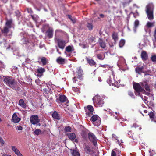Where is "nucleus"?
Instances as JSON below:
<instances>
[{
	"label": "nucleus",
	"instance_id": "32",
	"mask_svg": "<svg viewBox=\"0 0 156 156\" xmlns=\"http://www.w3.org/2000/svg\"><path fill=\"white\" fill-rule=\"evenodd\" d=\"M41 61L43 65H45L48 62V61L44 57H43L41 58Z\"/></svg>",
	"mask_w": 156,
	"mask_h": 156
},
{
	"label": "nucleus",
	"instance_id": "61",
	"mask_svg": "<svg viewBox=\"0 0 156 156\" xmlns=\"http://www.w3.org/2000/svg\"><path fill=\"white\" fill-rule=\"evenodd\" d=\"M113 84V83H111V84H112H112Z\"/></svg>",
	"mask_w": 156,
	"mask_h": 156
},
{
	"label": "nucleus",
	"instance_id": "31",
	"mask_svg": "<svg viewBox=\"0 0 156 156\" xmlns=\"http://www.w3.org/2000/svg\"><path fill=\"white\" fill-rule=\"evenodd\" d=\"M99 44L100 46L103 48H104L106 47V44L105 43L102 41H101L99 42Z\"/></svg>",
	"mask_w": 156,
	"mask_h": 156
},
{
	"label": "nucleus",
	"instance_id": "63",
	"mask_svg": "<svg viewBox=\"0 0 156 156\" xmlns=\"http://www.w3.org/2000/svg\"><path fill=\"white\" fill-rule=\"evenodd\" d=\"M116 149H115L114 150H116Z\"/></svg>",
	"mask_w": 156,
	"mask_h": 156
},
{
	"label": "nucleus",
	"instance_id": "18",
	"mask_svg": "<svg viewBox=\"0 0 156 156\" xmlns=\"http://www.w3.org/2000/svg\"><path fill=\"white\" fill-rule=\"evenodd\" d=\"M49 38H51L53 35V30L52 29H49L46 32Z\"/></svg>",
	"mask_w": 156,
	"mask_h": 156
},
{
	"label": "nucleus",
	"instance_id": "62",
	"mask_svg": "<svg viewBox=\"0 0 156 156\" xmlns=\"http://www.w3.org/2000/svg\"><path fill=\"white\" fill-rule=\"evenodd\" d=\"M131 0H129V2H130L131 1Z\"/></svg>",
	"mask_w": 156,
	"mask_h": 156
},
{
	"label": "nucleus",
	"instance_id": "28",
	"mask_svg": "<svg viewBox=\"0 0 156 156\" xmlns=\"http://www.w3.org/2000/svg\"><path fill=\"white\" fill-rule=\"evenodd\" d=\"M72 154L73 156H80L79 152L76 150H73L72 152Z\"/></svg>",
	"mask_w": 156,
	"mask_h": 156
},
{
	"label": "nucleus",
	"instance_id": "22",
	"mask_svg": "<svg viewBox=\"0 0 156 156\" xmlns=\"http://www.w3.org/2000/svg\"><path fill=\"white\" fill-rule=\"evenodd\" d=\"M56 60L57 62L58 63L60 64H64L65 62V59L64 58H62L61 57H59Z\"/></svg>",
	"mask_w": 156,
	"mask_h": 156
},
{
	"label": "nucleus",
	"instance_id": "15",
	"mask_svg": "<svg viewBox=\"0 0 156 156\" xmlns=\"http://www.w3.org/2000/svg\"><path fill=\"white\" fill-rule=\"evenodd\" d=\"M141 56L143 60H146L148 58V55L146 52L144 51H142L141 54Z\"/></svg>",
	"mask_w": 156,
	"mask_h": 156
},
{
	"label": "nucleus",
	"instance_id": "44",
	"mask_svg": "<svg viewBox=\"0 0 156 156\" xmlns=\"http://www.w3.org/2000/svg\"><path fill=\"white\" fill-rule=\"evenodd\" d=\"M0 143L2 146L5 143V142L2 139V138L0 136Z\"/></svg>",
	"mask_w": 156,
	"mask_h": 156
},
{
	"label": "nucleus",
	"instance_id": "10",
	"mask_svg": "<svg viewBox=\"0 0 156 156\" xmlns=\"http://www.w3.org/2000/svg\"><path fill=\"white\" fill-rule=\"evenodd\" d=\"M87 110L85 108L86 110V114L89 116H91L93 114V112L94 111L93 107L91 105H88L87 106Z\"/></svg>",
	"mask_w": 156,
	"mask_h": 156
},
{
	"label": "nucleus",
	"instance_id": "35",
	"mask_svg": "<svg viewBox=\"0 0 156 156\" xmlns=\"http://www.w3.org/2000/svg\"><path fill=\"white\" fill-rule=\"evenodd\" d=\"M68 17L73 23H75L76 20V19L72 17L70 15H68Z\"/></svg>",
	"mask_w": 156,
	"mask_h": 156
},
{
	"label": "nucleus",
	"instance_id": "41",
	"mask_svg": "<svg viewBox=\"0 0 156 156\" xmlns=\"http://www.w3.org/2000/svg\"><path fill=\"white\" fill-rule=\"evenodd\" d=\"M112 76L113 77V78L114 79V83L117 82L118 83H120V80H119L118 81H117L116 79V78L115 77V75H114L113 73H112Z\"/></svg>",
	"mask_w": 156,
	"mask_h": 156
},
{
	"label": "nucleus",
	"instance_id": "64",
	"mask_svg": "<svg viewBox=\"0 0 156 156\" xmlns=\"http://www.w3.org/2000/svg\"><path fill=\"white\" fill-rule=\"evenodd\" d=\"M120 151H119V152H118V153H120Z\"/></svg>",
	"mask_w": 156,
	"mask_h": 156
},
{
	"label": "nucleus",
	"instance_id": "14",
	"mask_svg": "<svg viewBox=\"0 0 156 156\" xmlns=\"http://www.w3.org/2000/svg\"><path fill=\"white\" fill-rule=\"evenodd\" d=\"M66 52L65 53H66V52L69 53L71 52L74 50V49L73 46H67L65 48Z\"/></svg>",
	"mask_w": 156,
	"mask_h": 156
},
{
	"label": "nucleus",
	"instance_id": "45",
	"mask_svg": "<svg viewBox=\"0 0 156 156\" xmlns=\"http://www.w3.org/2000/svg\"><path fill=\"white\" fill-rule=\"evenodd\" d=\"M128 94L132 98H134V96L133 94V93L131 91H129L128 92Z\"/></svg>",
	"mask_w": 156,
	"mask_h": 156
},
{
	"label": "nucleus",
	"instance_id": "58",
	"mask_svg": "<svg viewBox=\"0 0 156 156\" xmlns=\"http://www.w3.org/2000/svg\"><path fill=\"white\" fill-rule=\"evenodd\" d=\"M110 47H112L113 46V45H111L110 44Z\"/></svg>",
	"mask_w": 156,
	"mask_h": 156
},
{
	"label": "nucleus",
	"instance_id": "59",
	"mask_svg": "<svg viewBox=\"0 0 156 156\" xmlns=\"http://www.w3.org/2000/svg\"><path fill=\"white\" fill-rule=\"evenodd\" d=\"M139 129H141V128L140 127V128H139Z\"/></svg>",
	"mask_w": 156,
	"mask_h": 156
},
{
	"label": "nucleus",
	"instance_id": "25",
	"mask_svg": "<svg viewBox=\"0 0 156 156\" xmlns=\"http://www.w3.org/2000/svg\"><path fill=\"white\" fill-rule=\"evenodd\" d=\"M105 55L103 53L98 54L97 55V58L101 60H103L105 58Z\"/></svg>",
	"mask_w": 156,
	"mask_h": 156
},
{
	"label": "nucleus",
	"instance_id": "56",
	"mask_svg": "<svg viewBox=\"0 0 156 156\" xmlns=\"http://www.w3.org/2000/svg\"><path fill=\"white\" fill-rule=\"evenodd\" d=\"M144 112L145 113H147V111L146 110H144Z\"/></svg>",
	"mask_w": 156,
	"mask_h": 156
},
{
	"label": "nucleus",
	"instance_id": "16",
	"mask_svg": "<svg viewBox=\"0 0 156 156\" xmlns=\"http://www.w3.org/2000/svg\"><path fill=\"white\" fill-rule=\"evenodd\" d=\"M19 105L22 108H25L26 107V105L24 100L22 99H20L19 101Z\"/></svg>",
	"mask_w": 156,
	"mask_h": 156
},
{
	"label": "nucleus",
	"instance_id": "57",
	"mask_svg": "<svg viewBox=\"0 0 156 156\" xmlns=\"http://www.w3.org/2000/svg\"><path fill=\"white\" fill-rule=\"evenodd\" d=\"M86 47H85V45H84V47H83V48H86Z\"/></svg>",
	"mask_w": 156,
	"mask_h": 156
},
{
	"label": "nucleus",
	"instance_id": "60",
	"mask_svg": "<svg viewBox=\"0 0 156 156\" xmlns=\"http://www.w3.org/2000/svg\"><path fill=\"white\" fill-rule=\"evenodd\" d=\"M91 40H92V41L94 40H93V39H91Z\"/></svg>",
	"mask_w": 156,
	"mask_h": 156
},
{
	"label": "nucleus",
	"instance_id": "52",
	"mask_svg": "<svg viewBox=\"0 0 156 156\" xmlns=\"http://www.w3.org/2000/svg\"><path fill=\"white\" fill-rule=\"evenodd\" d=\"M122 60L124 63H126V61L125 59L124 58H122Z\"/></svg>",
	"mask_w": 156,
	"mask_h": 156
},
{
	"label": "nucleus",
	"instance_id": "8",
	"mask_svg": "<svg viewBox=\"0 0 156 156\" xmlns=\"http://www.w3.org/2000/svg\"><path fill=\"white\" fill-rule=\"evenodd\" d=\"M99 116L96 115H93L91 118V120L93 122H95L96 121L98 122L97 123H93L96 126H98L100 124V121L99 119Z\"/></svg>",
	"mask_w": 156,
	"mask_h": 156
},
{
	"label": "nucleus",
	"instance_id": "55",
	"mask_svg": "<svg viewBox=\"0 0 156 156\" xmlns=\"http://www.w3.org/2000/svg\"><path fill=\"white\" fill-rule=\"evenodd\" d=\"M75 141L76 142H77L78 141H77V139H75Z\"/></svg>",
	"mask_w": 156,
	"mask_h": 156
},
{
	"label": "nucleus",
	"instance_id": "48",
	"mask_svg": "<svg viewBox=\"0 0 156 156\" xmlns=\"http://www.w3.org/2000/svg\"><path fill=\"white\" fill-rule=\"evenodd\" d=\"M2 156H11L10 155H9L7 154H4L2 155Z\"/></svg>",
	"mask_w": 156,
	"mask_h": 156
},
{
	"label": "nucleus",
	"instance_id": "7",
	"mask_svg": "<svg viewBox=\"0 0 156 156\" xmlns=\"http://www.w3.org/2000/svg\"><path fill=\"white\" fill-rule=\"evenodd\" d=\"M67 43L66 41L63 40L59 39L57 40V43L58 46L60 48L63 49Z\"/></svg>",
	"mask_w": 156,
	"mask_h": 156
},
{
	"label": "nucleus",
	"instance_id": "6",
	"mask_svg": "<svg viewBox=\"0 0 156 156\" xmlns=\"http://www.w3.org/2000/svg\"><path fill=\"white\" fill-rule=\"evenodd\" d=\"M89 138L91 141L94 146L97 144V139L95 136L92 133H90L88 134Z\"/></svg>",
	"mask_w": 156,
	"mask_h": 156
},
{
	"label": "nucleus",
	"instance_id": "27",
	"mask_svg": "<svg viewBox=\"0 0 156 156\" xmlns=\"http://www.w3.org/2000/svg\"><path fill=\"white\" fill-rule=\"evenodd\" d=\"M112 137L113 138L115 139L116 140H117L118 143L119 145H120L121 143L122 142V140L119 141L118 140V137L115 134H112Z\"/></svg>",
	"mask_w": 156,
	"mask_h": 156
},
{
	"label": "nucleus",
	"instance_id": "36",
	"mask_svg": "<svg viewBox=\"0 0 156 156\" xmlns=\"http://www.w3.org/2000/svg\"><path fill=\"white\" fill-rule=\"evenodd\" d=\"M12 23V21L11 20L7 21L6 23V26L8 27H10Z\"/></svg>",
	"mask_w": 156,
	"mask_h": 156
},
{
	"label": "nucleus",
	"instance_id": "54",
	"mask_svg": "<svg viewBox=\"0 0 156 156\" xmlns=\"http://www.w3.org/2000/svg\"><path fill=\"white\" fill-rule=\"evenodd\" d=\"M105 65H101V66L103 67H105Z\"/></svg>",
	"mask_w": 156,
	"mask_h": 156
},
{
	"label": "nucleus",
	"instance_id": "30",
	"mask_svg": "<svg viewBox=\"0 0 156 156\" xmlns=\"http://www.w3.org/2000/svg\"><path fill=\"white\" fill-rule=\"evenodd\" d=\"M125 43V41L124 40H121L119 42V46L121 48L123 46Z\"/></svg>",
	"mask_w": 156,
	"mask_h": 156
},
{
	"label": "nucleus",
	"instance_id": "4",
	"mask_svg": "<svg viewBox=\"0 0 156 156\" xmlns=\"http://www.w3.org/2000/svg\"><path fill=\"white\" fill-rule=\"evenodd\" d=\"M94 103H96L99 106H102L104 104L103 100L99 96H96L93 98Z\"/></svg>",
	"mask_w": 156,
	"mask_h": 156
},
{
	"label": "nucleus",
	"instance_id": "38",
	"mask_svg": "<svg viewBox=\"0 0 156 156\" xmlns=\"http://www.w3.org/2000/svg\"><path fill=\"white\" fill-rule=\"evenodd\" d=\"M152 61L154 62H156V55H152L151 57Z\"/></svg>",
	"mask_w": 156,
	"mask_h": 156
},
{
	"label": "nucleus",
	"instance_id": "46",
	"mask_svg": "<svg viewBox=\"0 0 156 156\" xmlns=\"http://www.w3.org/2000/svg\"><path fill=\"white\" fill-rule=\"evenodd\" d=\"M16 129L18 130H22L23 129V128L21 126H18L16 127Z\"/></svg>",
	"mask_w": 156,
	"mask_h": 156
},
{
	"label": "nucleus",
	"instance_id": "33",
	"mask_svg": "<svg viewBox=\"0 0 156 156\" xmlns=\"http://www.w3.org/2000/svg\"><path fill=\"white\" fill-rule=\"evenodd\" d=\"M41 130L39 129H37L35 130L34 133L36 135H38L41 133Z\"/></svg>",
	"mask_w": 156,
	"mask_h": 156
},
{
	"label": "nucleus",
	"instance_id": "2",
	"mask_svg": "<svg viewBox=\"0 0 156 156\" xmlns=\"http://www.w3.org/2000/svg\"><path fill=\"white\" fill-rule=\"evenodd\" d=\"M4 78V81L6 84L9 86L10 87L14 89V86L15 83L14 80L13 79L12 77L7 76H1V78L2 79Z\"/></svg>",
	"mask_w": 156,
	"mask_h": 156
},
{
	"label": "nucleus",
	"instance_id": "12",
	"mask_svg": "<svg viewBox=\"0 0 156 156\" xmlns=\"http://www.w3.org/2000/svg\"><path fill=\"white\" fill-rule=\"evenodd\" d=\"M12 151L15 153L18 156H23L21 154L20 151L17 148V147L14 146H12Z\"/></svg>",
	"mask_w": 156,
	"mask_h": 156
},
{
	"label": "nucleus",
	"instance_id": "13",
	"mask_svg": "<svg viewBox=\"0 0 156 156\" xmlns=\"http://www.w3.org/2000/svg\"><path fill=\"white\" fill-rule=\"evenodd\" d=\"M76 72L77 73L78 78L81 79L82 77L83 71L80 67H78L77 69Z\"/></svg>",
	"mask_w": 156,
	"mask_h": 156
},
{
	"label": "nucleus",
	"instance_id": "39",
	"mask_svg": "<svg viewBox=\"0 0 156 156\" xmlns=\"http://www.w3.org/2000/svg\"><path fill=\"white\" fill-rule=\"evenodd\" d=\"M136 73H140L142 71V68L140 67H137L136 69Z\"/></svg>",
	"mask_w": 156,
	"mask_h": 156
},
{
	"label": "nucleus",
	"instance_id": "11",
	"mask_svg": "<svg viewBox=\"0 0 156 156\" xmlns=\"http://www.w3.org/2000/svg\"><path fill=\"white\" fill-rule=\"evenodd\" d=\"M20 120V119L18 117L16 113H14L12 115V121L14 123H18Z\"/></svg>",
	"mask_w": 156,
	"mask_h": 156
},
{
	"label": "nucleus",
	"instance_id": "49",
	"mask_svg": "<svg viewBox=\"0 0 156 156\" xmlns=\"http://www.w3.org/2000/svg\"><path fill=\"white\" fill-rule=\"evenodd\" d=\"M76 80H77L75 77H74V78H73V81L74 83H76Z\"/></svg>",
	"mask_w": 156,
	"mask_h": 156
},
{
	"label": "nucleus",
	"instance_id": "42",
	"mask_svg": "<svg viewBox=\"0 0 156 156\" xmlns=\"http://www.w3.org/2000/svg\"><path fill=\"white\" fill-rule=\"evenodd\" d=\"M10 27H5L3 30V32L5 33H7L9 31L8 29Z\"/></svg>",
	"mask_w": 156,
	"mask_h": 156
},
{
	"label": "nucleus",
	"instance_id": "40",
	"mask_svg": "<svg viewBox=\"0 0 156 156\" xmlns=\"http://www.w3.org/2000/svg\"><path fill=\"white\" fill-rule=\"evenodd\" d=\"M21 41L22 42V43L24 44H27V43L28 42V40L25 38H23L21 40Z\"/></svg>",
	"mask_w": 156,
	"mask_h": 156
},
{
	"label": "nucleus",
	"instance_id": "20",
	"mask_svg": "<svg viewBox=\"0 0 156 156\" xmlns=\"http://www.w3.org/2000/svg\"><path fill=\"white\" fill-rule=\"evenodd\" d=\"M86 59L88 63H89L90 65L94 66L95 65L96 63L93 60L88 58H87Z\"/></svg>",
	"mask_w": 156,
	"mask_h": 156
},
{
	"label": "nucleus",
	"instance_id": "53",
	"mask_svg": "<svg viewBox=\"0 0 156 156\" xmlns=\"http://www.w3.org/2000/svg\"><path fill=\"white\" fill-rule=\"evenodd\" d=\"M100 16L101 17L103 18V17H104V15H103V14H101L100 15Z\"/></svg>",
	"mask_w": 156,
	"mask_h": 156
},
{
	"label": "nucleus",
	"instance_id": "47",
	"mask_svg": "<svg viewBox=\"0 0 156 156\" xmlns=\"http://www.w3.org/2000/svg\"><path fill=\"white\" fill-rule=\"evenodd\" d=\"M112 156H116L115 151L113 150L112 152Z\"/></svg>",
	"mask_w": 156,
	"mask_h": 156
},
{
	"label": "nucleus",
	"instance_id": "50",
	"mask_svg": "<svg viewBox=\"0 0 156 156\" xmlns=\"http://www.w3.org/2000/svg\"><path fill=\"white\" fill-rule=\"evenodd\" d=\"M118 66L119 67V68H121V65L120 64V61L118 62L117 64Z\"/></svg>",
	"mask_w": 156,
	"mask_h": 156
},
{
	"label": "nucleus",
	"instance_id": "43",
	"mask_svg": "<svg viewBox=\"0 0 156 156\" xmlns=\"http://www.w3.org/2000/svg\"><path fill=\"white\" fill-rule=\"evenodd\" d=\"M71 128L69 126H67L65 128V130L66 132H69L70 131Z\"/></svg>",
	"mask_w": 156,
	"mask_h": 156
},
{
	"label": "nucleus",
	"instance_id": "19",
	"mask_svg": "<svg viewBox=\"0 0 156 156\" xmlns=\"http://www.w3.org/2000/svg\"><path fill=\"white\" fill-rule=\"evenodd\" d=\"M59 100L62 102L68 101L66 97L64 95H60L59 97Z\"/></svg>",
	"mask_w": 156,
	"mask_h": 156
},
{
	"label": "nucleus",
	"instance_id": "29",
	"mask_svg": "<svg viewBox=\"0 0 156 156\" xmlns=\"http://www.w3.org/2000/svg\"><path fill=\"white\" fill-rule=\"evenodd\" d=\"M154 22H148L147 23L146 25V27L149 28L154 26Z\"/></svg>",
	"mask_w": 156,
	"mask_h": 156
},
{
	"label": "nucleus",
	"instance_id": "9",
	"mask_svg": "<svg viewBox=\"0 0 156 156\" xmlns=\"http://www.w3.org/2000/svg\"><path fill=\"white\" fill-rule=\"evenodd\" d=\"M45 69L41 67H39L37 69L36 73L37 76L41 77L42 74L45 72Z\"/></svg>",
	"mask_w": 156,
	"mask_h": 156
},
{
	"label": "nucleus",
	"instance_id": "26",
	"mask_svg": "<svg viewBox=\"0 0 156 156\" xmlns=\"http://www.w3.org/2000/svg\"><path fill=\"white\" fill-rule=\"evenodd\" d=\"M149 116L151 119V121H154V112H151L149 114Z\"/></svg>",
	"mask_w": 156,
	"mask_h": 156
},
{
	"label": "nucleus",
	"instance_id": "17",
	"mask_svg": "<svg viewBox=\"0 0 156 156\" xmlns=\"http://www.w3.org/2000/svg\"><path fill=\"white\" fill-rule=\"evenodd\" d=\"M85 151L87 154H91L92 151L88 145H85L84 147Z\"/></svg>",
	"mask_w": 156,
	"mask_h": 156
},
{
	"label": "nucleus",
	"instance_id": "23",
	"mask_svg": "<svg viewBox=\"0 0 156 156\" xmlns=\"http://www.w3.org/2000/svg\"><path fill=\"white\" fill-rule=\"evenodd\" d=\"M67 135L69 139L71 140H74L76 138L75 134L74 133L67 134Z\"/></svg>",
	"mask_w": 156,
	"mask_h": 156
},
{
	"label": "nucleus",
	"instance_id": "21",
	"mask_svg": "<svg viewBox=\"0 0 156 156\" xmlns=\"http://www.w3.org/2000/svg\"><path fill=\"white\" fill-rule=\"evenodd\" d=\"M52 116L55 119L59 120L60 119V117L59 116L58 114L56 112H54L52 114Z\"/></svg>",
	"mask_w": 156,
	"mask_h": 156
},
{
	"label": "nucleus",
	"instance_id": "5",
	"mask_svg": "<svg viewBox=\"0 0 156 156\" xmlns=\"http://www.w3.org/2000/svg\"><path fill=\"white\" fill-rule=\"evenodd\" d=\"M30 121L31 124L33 125H35L39 122L40 119L38 115H33L30 116Z\"/></svg>",
	"mask_w": 156,
	"mask_h": 156
},
{
	"label": "nucleus",
	"instance_id": "24",
	"mask_svg": "<svg viewBox=\"0 0 156 156\" xmlns=\"http://www.w3.org/2000/svg\"><path fill=\"white\" fill-rule=\"evenodd\" d=\"M139 22L138 20H136L134 23V27L133 28V30L134 32H136V29L138 27L139 25Z\"/></svg>",
	"mask_w": 156,
	"mask_h": 156
},
{
	"label": "nucleus",
	"instance_id": "51",
	"mask_svg": "<svg viewBox=\"0 0 156 156\" xmlns=\"http://www.w3.org/2000/svg\"><path fill=\"white\" fill-rule=\"evenodd\" d=\"M56 48L57 51V52H58V53H59V54H61V53L59 51V49H58L57 48V47H56Z\"/></svg>",
	"mask_w": 156,
	"mask_h": 156
},
{
	"label": "nucleus",
	"instance_id": "37",
	"mask_svg": "<svg viewBox=\"0 0 156 156\" xmlns=\"http://www.w3.org/2000/svg\"><path fill=\"white\" fill-rule=\"evenodd\" d=\"M87 27L88 29L90 30H92L93 28V26L91 24L88 23L87 25Z\"/></svg>",
	"mask_w": 156,
	"mask_h": 156
},
{
	"label": "nucleus",
	"instance_id": "1",
	"mask_svg": "<svg viewBox=\"0 0 156 156\" xmlns=\"http://www.w3.org/2000/svg\"><path fill=\"white\" fill-rule=\"evenodd\" d=\"M133 87L135 90V94L136 95L140 96L143 100L144 102L147 104L148 101L147 100V98L144 99L141 95V94H145L148 95L150 94V89L149 86L147 83L144 82H140V83L135 82L133 83Z\"/></svg>",
	"mask_w": 156,
	"mask_h": 156
},
{
	"label": "nucleus",
	"instance_id": "34",
	"mask_svg": "<svg viewBox=\"0 0 156 156\" xmlns=\"http://www.w3.org/2000/svg\"><path fill=\"white\" fill-rule=\"evenodd\" d=\"M112 36L113 39L115 41L118 40V35L117 33H114Z\"/></svg>",
	"mask_w": 156,
	"mask_h": 156
},
{
	"label": "nucleus",
	"instance_id": "3",
	"mask_svg": "<svg viewBox=\"0 0 156 156\" xmlns=\"http://www.w3.org/2000/svg\"><path fill=\"white\" fill-rule=\"evenodd\" d=\"M153 5L152 3L149 4L147 6L146 13L148 19L150 20H151L153 19Z\"/></svg>",
	"mask_w": 156,
	"mask_h": 156
}]
</instances>
